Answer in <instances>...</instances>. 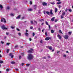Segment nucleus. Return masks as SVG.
<instances>
[{"mask_svg":"<svg viewBox=\"0 0 73 73\" xmlns=\"http://www.w3.org/2000/svg\"><path fill=\"white\" fill-rule=\"evenodd\" d=\"M27 58L29 60H32V59H33V56L31 54H29L27 56Z\"/></svg>","mask_w":73,"mask_h":73,"instance_id":"obj_1","label":"nucleus"},{"mask_svg":"<svg viewBox=\"0 0 73 73\" xmlns=\"http://www.w3.org/2000/svg\"><path fill=\"white\" fill-rule=\"evenodd\" d=\"M64 38L66 40H67L69 38V36L67 35H65L64 36Z\"/></svg>","mask_w":73,"mask_h":73,"instance_id":"obj_2","label":"nucleus"},{"mask_svg":"<svg viewBox=\"0 0 73 73\" xmlns=\"http://www.w3.org/2000/svg\"><path fill=\"white\" fill-rule=\"evenodd\" d=\"M51 39H52V37H48V36L47 37L45 38V40L46 41H48V40H51Z\"/></svg>","mask_w":73,"mask_h":73,"instance_id":"obj_3","label":"nucleus"},{"mask_svg":"<svg viewBox=\"0 0 73 73\" xmlns=\"http://www.w3.org/2000/svg\"><path fill=\"white\" fill-rule=\"evenodd\" d=\"M1 28L3 30H4L5 29L6 30V29H7V28L5 27V26L4 25L2 26L1 27Z\"/></svg>","mask_w":73,"mask_h":73,"instance_id":"obj_4","label":"nucleus"},{"mask_svg":"<svg viewBox=\"0 0 73 73\" xmlns=\"http://www.w3.org/2000/svg\"><path fill=\"white\" fill-rule=\"evenodd\" d=\"M1 22H3L4 21V23H6V21H5V19L3 18H2L1 19Z\"/></svg>","mask_w":73,"mask_h":73,"instance_id":"obj_5","label":"nucleus"},{"mask_svg":"<svg viewBox=\"0 0 73 73\" xmlns=\"http://www.w3.org/2000/svg\"><path fill=\"white\" fill-rule=\"evenodd\" d=\"M31 50H29L28 51V53H33V49L31 48Z\"/></svg>","mask_w":73,"mask_h":73,"instance_id":"obj_6","label":"nucleus"},{"mask_svg":"<svg viewBox=\"0 0 73 73\" xmlns=\"http://www.w3.org/2000/svg\"><path fill=\"white\" fill-rule=\"evenodd\" d=\"M33 8L34 10H35L36 11V9H37V5H34L33 6Z\"/></svg>","mask_w":73,"mask_h":73,"instance_id":"obj_7","label":"nucleus"},{"mask_svg":"<svg viewBox=\"0 0 73 73\" xmlns=\"http://www.w3.org/2000/svg\"><path fill=\"white\" fill-rule=\"evenodd\" d=\"M57 37H58V38H59L60 40H61V38H62V37H61V36H60V35L59 34L58 35Z\"/></svg>","mask_w":73,"mask_h":73,"instance_id":"obj_8","label":"nucleus"},{"mask_svg":"<svg viewBox=\"0 0 73 73\" xmlns=\"http://www.w3.org/2000/svg\"><path fill=\"white\" fill-rule=\"evenodd\" d=\"M42 5L43 6L47 5V3L45 2H43L42 3Z\"/></svg>","mask_w":73,"mask_h":73,"instance_id":"obj_9","label":"nucleus"},{"mask_svg":"<svg viewBox=\"0 0 73 73\" xmlns=\"http://www.w3.org/2000/svg\"><path fill=\"white\" fill-rule=\"evenodd\" d=\"M48 49H50V50H52L53 49V48L52 47H51V46H49V47H48Z\"/></svg>","mask_w":73,"mask_h":73,"instance_id":"obj_10","label":"nucleus"},{"mask_svg":"<svg viewBox=\"0 0 73 73\" xmlns=\"http://www.w3.org/2000/svg\"><path fill=\"white\" fill-rule=\"evenodd\" d=\"M49 13L51 15H53V13L52 12V10H51L50 11Z\"/></svg>","mask_w":73,"mask_h":73,"instance_id":"obj_11","label":"nucleus"},{"mask_svg":"<svg viewBox=\"0 0 73 73\" xmlns=\"http://www.w3.org/2000/svg\"><path fill=\"white\" fill-rule=\"evenodd\" d=\"M54 19H55V17H54L52 18L51 19L52 21H53L54 20Z\"/></svg>","mask_w":73,"mask_h":73,"instance_id":"obj_12","label":"nucleus"},{"mask_svg":"<svg viewBox=\"0 0 73 73\" xmlns=\"http://www.w3.org/2000/svg\"><path fill=\"white\" fill-rule=\"evenodd\" d=\"M21 16L20 15H19L16 18V19H20V18Z\"/></svg>","mask_w":73,"mask_h":73,"instance_id":"obj_13","label":"nucleus"},{"mask_svg":"<svg viewBox=\"0 0 73 73\" xmlns=\"http://www.w3.org/2000/svg\"><path fill=\"white\" fill-rule=\"evenodd\" d=\"M25 36H28L29 35L28 33H25Z\"/></svg>","mask_w":73,"mask_h":73,"instance_id":"obj_14","label":"nucleus"},{"mask_svg":"<svg viewBox=\"0 0 73 73\" xmlns=\"http://www.w3.org/2000/svg\"><path fill=\"white\" fill-rule=\"evenodd\" d=\"M28 11H33V9H28Z\"/></svg>","mask_w":73,"mask_h":73,"instance_id":"obj_15","label":"nucleus"},{"mask_svg":"<svg viewBox=\"0 0 73 73\" xmlns=\"http://www.w3.org/2000/svg\"><path fill=\"white\" fill-rule=\"evenodd\" d=\"M68 34H69V35H70H70H71V34H72V32H69L68 33Z\"/></svg>","mask_w":73,"mask_h":73,"instance_id":"obj_16","label":"nucleus"},{"mask_svg":"<svg viewBox=\"0 0 73 73\" xmlns=\"http://www.w3.org/2000/svg\"><path fill=\"white\" fill-rule=\"evenodd\" d=\"M57 8H55V13H56V12H57Z\"/></svg>","mask_w":73,"mask_h":73,"instance_id":"obj_17","label":"nucleus"},{"mask_svg":"<svg viewBox=\"0 0 73 73\" xmlns=\"http://www.w3.org/2000/svg\"><path fill=\"white\" fill-rule=\"evenodd\" d=\"M40 21H44V19H39Z\"/></svg>","mask_w":73,"mask_h":73,"instance_id":"obj_18","label":"nucleus"},{"mask_svg":"<svg viewBox=\"0 0 73 73\" xmlns=\"http://www.w3.org/2000/svg\"><path fill=\"white\" fill-rule=\"evenodd\" d=\"M0 8H1V9H3V6L2 5L0 4Z\"/></svg>","mask_w":73,"mask_h":73,"instance_id":"obj_19","label":"nucleus"},{"mask_svg":"<svg viewBox=\"0 0 73 73\" xmlns=\"http://www.w3.org/2000/svg\"><path fill=\"white\" fill-rule=\"evenodd\" d=\"M61 4V2L59 1V2L57 3V4H58V5H59V4Z\"/></svg>","mask_w":73,"mask_h":73,"instance_id":"obj_20","label":"nucleus"},{"mask_svg":"<svg viewBox=\"0 0 73 73\" xmlns=\"http://www.w3.org/2000/svg\"><path fill=\"white\" fill-rule=\"evenodd\" d=\"M59 33H62V34H63V33H62V31L61 30H60L59 31Z\"/></svg>","mask_w":73,"mask_h":73,"instance_id":"obj_21","label":"nucleus"},{"mask_svg":"<svg viewBox=\"0 0 73 73\" xmlns=\"http://www.w3.org/2000/svg\"><path fill=\"white\" fill-rule=\"evenodd\" d=\"M18 35L19 36H21V33H18Z\"/></svg>","mask_w":73,"mask_h":73,"instance_id":"obj_22","label":"nucleus"},{"mask_svg":"<svg viewBox=\"0 0 73 73\" xmlns=\"http://www.w3.org/2000/svg\"><path fill=\"white\" fill-rule=\"evenodd\" d=\"M46 13L48 15H49L50 13L49 11H46Z\"/></svg>","mask_w":73,"mask_h":73,"instance_id":"obj_23","label":"nucleus"},{"mask_svg":"<svg viewBox=\"0 0 73 73\" xmlns=\"http://www.w3.org/2000/svg\"><path fill=\"white\" fill-rule=\"evenodd\" d=\"M9 49H7V53H8V52H9Z\"/></svg>","mask_w":73,"mask_h":73,"instance_id":"obj_24","label":"nucleus"},{"mask_svg":"<svg viewBox=\"0 0 73 73\" xmlns=\"http://www.w3.org/2000/svg\"><path fill=\"white\" fill-rule=\"evenodd\" d=\"M65 15V12H64L62 13V16H64Z\"/></svg>","mask_w":73,"mask_h":73,"instance_id":"obj_25","label":"nucleus"},{"mask_svg":"<svg viewBox=\"0 0 73 73\" xmlns=\"http://www.w3.org/2000/svg\"><path fill=\"white\" fill-rule=\"evenodd\" d=\"M11 63L12 64H15V62L12 61L11 62Z\"/></svg>","mask_w":73,"mask_h":73,"instance_id":"obj_26","label":"nucleus"},{"mask_svg":"<svg viewBox=\"0 0 73 73\" xmlns=\"http://www.w3.org/2000/svg\"><path fill=\"white\" fill-rule=\"evenodd\" d=\"M34 23L35 24H37V21H36V20H34Z\"/></svg>","mask_w":73,"mask_h":73,"instance_id":"obj_27","label":"nucleus"},{"mask_svg":"<svg viewBox=\"0 0 73 73\" xmlns=\"http://www.w3.org/2000/svg\"><path fill=\"white\" fill-rule=\"evenodd\" d=\"M51 4H52V5H54V4H55V3H54V2H53L51 3Z\"/></svg>","mask_w":73,"mask_h":73,"instance_id":"obj_28","label":"nucleus"},{"mask_svg":"<svg viewBox=\"0 0 73 73\" xmlns=\"http://www.w3.org/2000/svg\"><path fill=\"white\" fill-rule=\"evenodd\" d=\"M3 61L0 60V64H3Z\"/></svg>","mask_w":73,"mask_h":73,"instance_id":"obj_29","label":"nucleus"},{"mask_svg":"<svg viewBox=\"0 0 73 73\" xmlns=\"http://www.w3.org/2000/svg\"><path fill=\"white\" fill-rule=\"evenodd\" d=\"M46 25H48V23L47 22V21H46Z\"/></svg>","mask_w":73,"mask_h":73,"instance_id":"obj_30","label":"nucleus"},{"mask_svg":"<svg viewBox=\"0 0 73 73\" xmlns=\"http://www.w3.org/2000/svg\"><path fill=\"white\" fill-rule=\"evenodd\" d=\"M10 8V7H9V6L7 7V9H9Z\"/></svg>","mask_w":73,"mask_h":73,"instance_id":"obj_31","label":"nucleus"},{"mask_svg":"<svg viewBox=\"0 0 73 73\" xmlns=\"http://www.w3.org/2000/svg\"><path fill=\"white\" fill-rule=\"evenodd\" d=\"M51 32L52 33H54V31H53V30H51Z\"/></svg>","mask_w":73,"mask_h":73,"instance_id":"obj_32","label":"nucleus"},{"mask_svg":"<svg viewBox=\"0 0 73 73\" xmlns=\"http://www.w3.org/2000/svg\"><path fill=\"white\" fill-rule=\"evenodd\" d=\"M10 44V43H7L6 44V45H9Z\"/></svg>","mask_w":73,"mask_h":73,"instance_id":"obj_33","label":"nucleus"},{"mask_svg":"<svg viewBox=\"0 0 73 73\" xmlns=\"http://www.w3.org/2000/svg\"><path fill=\"white\" fill-rule=\"evenodd\" d=\"M45 35L46 36H48V35H47V32H46L45 33Z\"/></svg>","mask_w":73,"mask_h":73,"instance_id":"obj_34","label":"nucleus"},{"mask_svg":"<svg viewBox=\"0 0 73 73\" xmlns=\"http://www.w3.org/2000/svg\"><path fill=\"white\" fill-rule=\"evenodd\" d=\"M31 24H33V22L32 21H31Z\"/></svg>","mask_w":73,"mask_h":73,"instance_id":"obj_35","label":"nucleus"},{"mask_svg":"<svg viewBox=\"0 0 73 73\" xmlns=\"http://www.w3.org/2000/svg\"><path fill=\"white\" fill-rule=\"evenodd\" d=\"M9 69L8 68H7L6 69V70L7 71V72H9Z\"/></svg>","mask_w":73,"mask_h":73,"instance_id":"obj_36","label":"nucleus"},{"mask_svg":"<svg viewBox=\"0 0 73 73\" xmlns=\"http://www.w3.org/2000/svg\"><path fill=\"white\" fill-rule=\"evenodd\" d=\"M10 15H11V16H14L13 14H12V13H11L10 14Z\"/></svg>","mask_w":73,"mask_h":73,"instance_id":"obj_37","label":"nucleus"},{"mask_svg":"<svg viewBox=\"0 0 73 73\" xmlns=\"http://www.w3.org/2000/svg\"><path fill=\"white\" fill-rule=\"evenodd\" d=\"M68 10L69 11V12H72V9H69Z\"/></svg>","mask_w":73,"mask_h":73,"instance_id":"obj_38","label":"nucleus"},{"mask_svg":"<svg viewBox=\"0 0 73 73\" xmlns=\"http://www.w3.org/2000/svg\"><path fill=\"white\" fill-rule=\"evenodd\" d=\"M25 17H22V18L21 19V20H23V19H25Z\"/></svg>","mask_w":73,"mask_h":73,"instance_id":"obj_39","label":"nucleus"},{"mask_svg":"<svg viewBox=\"0 0 73 73\" xmlns=\"http://www.w3.org/2000/svg\"><path fill=\"white\" fill-rule=\"evenodd\" d=\"M30 65V64H26V66H29Z\"/></svg>","mask_w":73,"mask_h":73,"instance_id":"obj_40","label":"nucleus"},{"mask_svg":"<svg viewBox=\"0 0 73 73\" xmlns=\"http://www.w3.org/2000/svg\"><path fill=\"white\" fill-rule=\"evenodd\" d=\"M48 25V28H49L50 30V25Z\"/></svg>","mask_w":73,"mask_h":73,"instance_id":"obj_41","label":"nucleus"},{"mask_svg":"<svg viewBox=\"0 0 73 73\" xmlns=\"http://www.w3.org/2000/svg\"><path fill=\"white\" fill-rule=\"evenodd\" d=\"M30 4L31 5H32V2L31 1H30Z\"/></svg>","mask_w":73,"mask_h":73,"instance_id":"obj_42","label":"nucleus"},{"mask_svg":"<svg viewBox=\"0 0 73 73\" xmlns=\"http://www.w3.org/2000/svg\"><path fill=\"white\" fill-rule=\"evenodd\" d=\"M63 15H61V19H63Z\"/></svg>","mask_w":73,"mask_h":73,"instance_id":"obj_43","label":"nucleus"},{"mask_svg":"<svg viewBox=\"0 0 73 73\" xmlns=\"http://www.w3.org/2000/svg\"><path fill=\"white\" fill-rule=\"evenodd\" d=\"M11 28H12V29H14V28H15V27H13L12 26H11Z\"/></svg>","mask_w":73,"mask_h":73,"instance_id":"obj_44","label":"nucleus"},{"mask_svg":"<svg viewBox=\"0 0 73 73\" xmlns=\"http://www.w3.org/2000/svg\"><path fill=\"white\" fill-rule=\"evenodd\" d=\"M12 54L11 53H10L9 54V56H12Z\"/></svg>","mask_w":73,"mask_h":73,"instance_id":"obj_45","label":"nucleus"},{"mask_svg":"<svg viewBox=\"0 0 73 73\" xmlns=\"http://www.w3.org/2000/svg\"><path fill=\"white\" fill-rule=\"evenodd\" d=\"M60 52V51H57V53H59Z\"/></svg>","mask_w":73,"mask_h":73,"instance_id":"obj_46","label":"nucleus"},{"mask_svg":"<svg viewBox=\"0 0 73 73\" xmlns=\"http://www.w3.org/2000/svg\"><path fill=\"white\" fill-rule=\"evenodd\" d=\"M35 33H33V36H35Z\"/></svg>","mask_w":73,"mask_h":73,"instance_id":"obj_47","label":"nucleus"},{"mask_svg":"<svg viewBox=\"0 0 73 73\" xmlns=\"http://www.w3.org/2000/svg\"><path fill=\"white\" fill-rule=\"evenodd\" d=\"M40 43H42V40H41L40 41Z\"/></svg>","mask_w":73,"mask_h":73,"instance_id":"obj_48","label":"nucleus"},{"mask_svg":"<svg viewBox=\"0 0 73 73\" xmlns=\"http://www.w3.org/2000/svg\"><path fill=\"white\" fill-rule=\"evenodd\" d=\"M15 70H17V71H19V69L18 68H16Z\"/></svg>","mask_w":73,"mask_h":73,"instance_id":"obj_49","label":"nucleus"},{"mask_svg":"<svg viewBox=\"0 0 73 73\" xmlns=\"http://www.w3.org/2000/svg\"><path fill=\"white\" fill-rule=\"evenodd\" d=\"M21 54L22 56H24V53H21Z\"/></svg>","mask_w":73,"mask_h":73,"instance_id":"obj_50","label":"nucleus"},{"mask_svg":"<svg viewBox=\"0 0 73 73\" xmlns=\"http://www.w3.org/2000/svg\"><path fill=\"white\" fill-rule=\"evenodd\" d=\"M61 7L60 5H58V8H61Z\"/></svg>","mask_w":73,"mask_h":73,"instance_id":"obj_51","label":"nucleus"},{"mask_svg":"<svg viewBox=\"0 0 73 73\" xmlns=\"http://www.w3.org/2000/svg\"><path fill=\"white\" fill-rule=\"evenodd\" d=\"M40 30H41V29H40V28H38V31H40Z\"/></svg>","mask_w":73,"mask_h":73,"instance_id":"obj_52","label":"nucleus"},{"mask_svg":"<svg viewBox=\"0 0 73 73\" xmlns=\"http://www.w3.org/2000/svg\"><path fill=\"white\" fill-rule=\"evenodd\" d=\"M21 56H19V59H21Z\"/></svg>","mask_w":73,"mask_h":73,"instance_id":"obj_53","label":"nucleus"},{"mask_svg":"<svg viewBox=\"0 0 73 73\" xmlns=\"http://www.w3.org/2000/svg\"><path fill=\"white\" fill-rule=\"evenodd\" d=\"M33 27H30V29H33Z\"/></svg>","mask_w":73,"mask_h":73,"instance_id":"obj_54","label":"nucleus"},{"mask_svg":"<svg viewBox=\"0 0 73 73\" xmlns=\"http://www.w3.org/2000/svg\"><path fill=\"white\" fill-rule=\"evenodd\" d=\"M16 29H17V31H20V30H19V29L17 28Z\"/></svg>","mask_w":73,"mask_h":73,"instance_id":"obj_55","label":"nucleus"},{"mask_svg":"<svg viewBox=\"0 0 73 73\" xmlns=\"http://www.w3.org/2000/svg\"><path fill=\"white\" fill-rule=\"evenodd\" d=\"M57 19H55V22H57Z\"/></svg>","mask_w":73,"mask_h":73,"instance_id":"obj_56","label":"nucleus"},{"mask_svg":"<svg viewBox=\"0 0 73 73\" xmlns=\"http://www.w3.org/2000/svg\"><path fill=\"white\" fill-rule=\"evenodd\" d=\"M67 11H68V9H66L65 10V11L66 12H67Z\"/></svg>","mask_w":73,"mask_h":73,"instance_id":"obj_57","label":"nucleus"},{"mask_svg":"<svg viewBox=\"0 0 73 73\" xmlns=\"http://www.w3.org/2000/svg\"><path fill=\"white\" fill-rule=\"evenodd\" d=\"M1 44H2L4 43V42H3L2 41H1Z\"/></svg>","mask_w":73,"mask_h":73,"instance_id":"obj_58","label":"nucleus"},{"mask_svg":"<svg viewBox=\"0 0 73 73\" xmlns=\"http://www.w3.org/2000/svg\"><path fill=\"white\" fill-rule=\"evenodd\" d=\"M13 55L11 56V58H13Z\"/></svg>","mask_w":73,"mask_h":73,"instance_id":"obj_59","label":"nucleus"},{"mask_svg":"<svg viewBox=\"0 0 73 73\" xmlns=\"http://www.w3.org/2000/svg\"><path fill=\"white\" fill-rule=\"evenodd\" d=\"M24 65V63H22V66H23V65Z\"/></svg>","mask_w":73,"mask_h":73,"instance_id":"obj_60","label":"nucleus"},{"mask_svg":"<svg viewBox=\"0 0 73 73\" xmlns=\"http://www.w3.org/2000/svg\"><path fill=\"white\" fill-rule=\"evenodd\" d=\"M43 13H44V14H45V13H46L45 11H44Z\"/></svg>","mask_w":73,"mask_h":73,"instance_id":"obj_61","label":"nucleus"},{"mask_svg":"<svg viewBox=\"0 0 73 73\" xmlns=\"http://www.w3.org/2000/svg\"><path fill=\"white\" fill-rule=\"evenodd\" d=\"M29 41H32V39H31V38H29Z\"/></svg>","mask_w":73,"mask_h":73,"instance_id":"obj_62","label":"nucleus"},{"mask_svg":"<svg viewBox=\"0 0 73 73\" xmlns=\"http://www.w3.org/2000/svg\"><path fill=\"white\" fill-rule=\"evenodd\" d=\"M63 56L64 57H66V55H65V54Z\"/></svg>","mask_w":73,"mask_h":73,"instance_id":"obj_63","label":"nucleus"},{"mask_svg":"<svg viewBox=\"0 0 73 73\" xmlns=\"http://www.w3.org/2000/svg\"><path fill=\"white\" fill-rule=\"evenodd\" d=\"M43 58L44 59H46V58L45 57H43Z\"/></svg>","mask_w":73,"mask_h":73,"instance_id":"obj_64","label":"nucleus"}]
</instances>
